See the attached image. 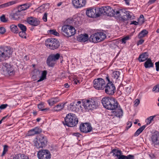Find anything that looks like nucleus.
<instances>
[{"mask_svg": "<svg viewBox=\"0 0 159 159\" xmlns=\"http://www.w3.org/2000/svg\"><path fill=\"white\" fill-rule=\"evenodd\" d=\"M16 3V1H11L0 5V9L3 8L13 5Z\"/></svg>", "mask_w": 159, "mask_h": 159, "instance_id": "obj_31", "label": "nucleus"}, {"mask_svg": "<svg viewBox=\"0 0 159 159\" xmlns=\"http://www.w3.org/2000/svg\"><path fill=\"white\" fill-rule=\"evenodd\" d=\"M65 103H59L54 107L52 109L53 111H59L63 109L64 107Z\"/></svg>", "mask_w": 159, "mask_h": 159, "instance_id": "obj_28", "label": "nucleus"}, {"mask_svg": "<svg viewBox=\"0 0 159 159\" xmlns=\"http://www.w3.org/2000/svg\"><path fill=\"white\" fill-rule=\"evenodd\" d=\"M124 1H125L126 4H127V5H129V0H124Z\"/></svg>", "mask_w": 159, "mask_h": 159, "instance_id": "obj_63", "label": "nucleus"}, {"mask_svg": "<svg viewBox=\"0 0 159 159\" xmlns=\"http://www.w3.org/2000/svg\"><path fill=\"white\" fill-rule=\"evenodd\" d=\"M112 150V152L118 158L117 159H129V155L127 156L122 155V153L120 150Z\"/></svg>", "mask_w": 159, "mask_h": 159, "instance_id": "obj_20", "label": "nucleus"}, {"mask_svg": "<svg viewBox=\"0 0 159 159\" xmlns=\"http://www.w3.org/2000/svg\"><path fill=\"white\" fill-rule=\"evenodd\" d=\"M19 35L22 38L26 39V34L25 31H21L19 33Z\"/></svg>", "mask_w": 159, "mask_h": 159, "instance_id": "obj_43", "label": "nucleus"}, {"mask_svg": "<svg viewBox=\"0 0 159 159\" xmlns=\"http://www.w3.org/2000/svg\"><path fill=\"white\" fill-rule=\"evenodd\" d=\"M47 14L46 13H45L43 18V20L45 22H46L47 21Z\"/></svg>", "mask_w": 159, "mask_h": 159, "instance_id": "obj_53", "label": "nucleus"}, {"mask_svg": "<svg viewBox=\"0 0 159 159\" xmlns=\"http://www.w3.org/2000/svg\"><path fill=\"white\" fill-rule=\"evenodd\" d=\"M140 24H142L144 22V16L141 15L138 20Z\"/></svg>", "mask_w": 159, "mask_h": 159, "instance_id": "obj_42", "label": "nucleus"}, {"mask_svg": "<svg viewBox=\"0 0 159 159\" xmlns=\"http://www.w3.org/2000/svg\"><path fill=\"white\" fill-rule=\"evenodd\" d=\"M102 103L106 108L113 110L117 107L118 102L112 97H104L102 100Z\"/></svg>", "mask_w": 159, "mask_h": 159, "instance_id": "obj_1", "label": "nucleus"}, {"mask_svg": "<svg viewBox=\"0 0 159 159\" xmlns=\"http://www.w3.org/2000/svg\"><path fill=\"white\" fill-rule=\"evenodd\" d=\"M18 26L22 31H26L27 29L26 27L23 24H19L18 25Z\"/></svg>", "mask_w": 159, "mask_h": 159, "instance_id": "obj_40", "label": "nucleus"}, {"mask_svg": "<svg viewBox=\"0 0 159 159\" xmlns=\"http://www.w3.org/2000/svg\"><path fill=\"white\" fill-rule=\"evenodd\" d=\"M10 29L11 31L15 33H18V28L17 26L12 25L10 26Z\"/></svg>", "mask_w": 159, "mask_h": 159, "instance_id": "obj_36", "label": "nucleus"}, {"mask_svg": "<svg viewBox=\"0 0 159 159\" xmlns=\"http://www.w3.org/2000/svg\"><path fill=\"white\" fill-rule=\"evenodd\" d=\"M146 127V125H144L139 128L138 129V131L141 133L143 130L145 129Z\"/></svg>", "mask_w": 159, "mask_h": 159, "instance_id": "obj_48", "label": "nucleus"}, {"mask_svg": "<svg viewBox=\"0 0 159 159\" xmlns=\"http://www.w3.org/2000/svg\"><path fill=\"white\" fill-rule=\"evenodd\" d=\"M82 105L85 109L88 110H93L98 107L97 102L94 99L89 98L82 102Z\"/></svg>", "mask_w": 159, "mask_h": 159, "instance_id": "obj_4", "label": "nucleus"}, {"mask_svg": "<svg viewBox=\"0 0 159 159\" xmlns=\"http://www.w3.org/2000/svg\"><path fill=\"white\" fill-rule=\"evenodd\" d=\"M54 61H56V60H58L60 57V54L59 53H57L55 55L52 54L49 56Z\"/></svg>", "mask_w": 159, "mask_h": 159, "instance_id": "obj_37", "label": "nucleus"}, {"mask_svg": "<svg viewBox=\"0 0 159 159\" xmlns=\"http://www.w3.org/2000/svg\"><path fill=\"white\" fill-rule=\"evenodd\" d=\"M86 0H72V4L74 7L78 8L84 7L86 3Z\"/></svg>", "mask_w": 159, "mask_h": 159, "instance_id": "obj_18", "label": "nucleus"}, {"mask_svg": "<svg viewBox=\"0 0 159 159\" xmlns=\"http://www.w3.org/2000/svg\"><path fill=\"white\" fill-rule=\"evenodd\" d=\"M0 71L4 75H11L14 73V69L12 66L5 62L0 63Z\"/></svg>", "mask_w": 159, "mask_h": 159, "instance_id": "obj_3", "label": "nucleus"}, {"mask_svg": "<svg viewBox=\"0 0 159 159\" xmlns=\"http://www.w3.org/2000/svg\"><path fill=\"white\" fill-rule=\"evenodd\" d=\"M152 91L155 92H159V84H157L153 87L152 89Z\"/></svg>", "mask_w": 159, "mask_h": 159, "instance_id": "obj_47", "label": "nucleus"}, {"mask_svg": "<svg viewBox=\"0 0 159 159\" xmlns=\"http://www.w3.org/2000/svg\"><path fill=\"white\" fill-rule=\"evenodd\" d=\"M31 4L30 3H25L22 5H20L22 7H28V8L31 6Z\"/></svg>", "mask_w": 159, "mask_h": 159, "instance_id": "obj_52", "label": "nucleus"}, {"mask_svg": "<svg viewBox=\"0 0 159 159\" xmlns=\"http://www.w3.org/2000/svg\"><path fill=\"white\" fill-rule=\"evenodd\" d=\"M48 5V3L43 4L37 8V11L40 13L43 12L46 9V8H45L46 6Z\"/></svg>", "mask_w": 159, "mask_h": 159, "instance_id": "obj_35", "label": "nucleus"}, {"mask_svg": "<svg viewBox=\"0 0 159 159\" xmlns=\"http://www.w3.org/2000/svg\"><path fill=\"white\" fill-rule=\"evenodd\" d=\"M27 21L29 24L35 26L39 25L40 23V21L38 19L33 17H28Z\"/></svg>", "mask_w": 159, "mask_h": 159, "instance_id": "obj_21", "label": "nucleus"}, {"mask_svg": "<svg viewBox=\"0 0 159 159\" xmlns=\"http://www.w3.org/2000/svg\"><path fill=\"white\" fill-rule=\"evenodd\" d=\"M148 33V31L145 30H143L141 31L139 34L138 36V38L139 39L142 38H143L145 37Z\"/></svg>", "mask_w": 159, "mask_h": 159, "instance_id": "obj_33", "label": "nucleus"}, {"mask_svg": "<svg viewBox=\"0 0 159 159\" xmlns=\"http://www.w3.org/2000/svg\"><path fill=\"white\" fill-rule=\"evenodd\" d=\"M42 131V130L39 127H36L29 130L28 132L27 135L28 136H33L36 134H40Z\"/></svg>", "mask_w": 159, "mask_h": 159, "instance_id": "obj_22", "label": "nucleus"}, {"mask_svg": "<svg viewBox=\"0 0 159 159\" xmlns=\"http://www.w3.org/2000/svg\"><path fill=\"white\" fill-rule=\"evenodd\" d=\"M81 102L80 101H78L77 102L76 105V106H79L80 107L81 105H80V104H81Z\"/></svg>", "mask_w": 159, "mask_h": 159, "instance_id": "obj_61", "label": "nucleus"}, {"mask_svg": "<svg viewBox=\"0 0 159 159\" xmlns=\"http://www.w3.org/2000/svg\"><path fill=\"white\" fill-rule=\"evenodd\" d=\"M20 14L21 13H20L19 12L16 11L15 12L11 14L10 16L12 18L16 20L20 17Z\"/></svg>", "mask_w": 159, "mask_h": 159, "instance_id": "obj_34", "label": "nucleus"}, {"mask_svg": "<svg viewBox=\"0 0 159 159\" xmlns=\"http://www.w3.org/2000/svg\"><path fill=\"white\" fill-rule=\"evenodd\" d=\"M100 9L99 8H89L86 12V15L90 17L96 18L100 16Z\"/></svg>", "mask_w": 159, "mask_h": 159, "instance_id": "obj_13", "label": "nucleus"}, {"mask_svg": "<svg viewBox=\"0 0 159 159\" xmlns=\"http://www.w3.org/2000/svg\"><path fill=\"white\" fill-rule=\"evenodd\" d=\"M135 18V16L133 15H131L130 12V20H133Z\"/></svg>", "mask_w": 159, "mask_h": 159, "instance_id": "obj_59", "label": "nucleus"}, {"mask_svg": "<svg viewBox=\"0 0 159 159\" xmlns=\"http://www.w3.org/2000/svg\"><path fill=\"white\" fill-rule=\"evenodd\" d=\"M108 82L105 85V92L108 95H113L116 92V88L114 85L110 80L108 77H106Z\"/></svg>", "mask_w": 159, "mask_h": 159, "instance_id": "obj_12", "label": "nucleus"}, {"mask_svg": "<svg viewBox=\"0 0 159 159\" xmlns=\"http://www.w3.org/2000/svg\"><path fill=\"white\" fill-rule=\"evenodd\" d=\"M43 104L42 103L39 104L38 105V108L40 110L43 111L47 110H49V108H43Z\"/></svg>", "mask_w": 159, "mask_h": 159, "instance_id": "obj_45", "label": "nucleus"}, {"mask_svg": "<svg viewBox=\"0 0 159 159\" xmlns=\"http://www.w3.org/2000/svg\"><path fill=\"white\" fill-rule=\"evenodd\" d=\"M106 38V34L103 32H98L91 35L89 39L90 42L96 43L104 40Z\"/></svg>", "mask_w": 159, "mask_h": 159, "instance_id": "obj_5", "label": "nucleus"}, {"mask_svg": "<svg viewBox=\"0 0 159 159\" xmlns=\"http://www.w3.org/2000/svg\"><path fill=\"white\" fill-rule=\"evenodd\" d=\"M64 86L66 88H67L69 87V85L68 84L66 83V84H65Z\"/></svg>", "mask_w": 159, "mask_h": 159, "instance_id": "obj_62", "label": "nucleus"}, {"mask_svg": "<svg viewBox=\"0 0 159 159\" xmlns=\"http://www.w3.org/2000/svg\"><path fill=\"white\" fill-rule=\"evenodd\" d=\"M12 52L10 47H0V61L6 57L9 58Z\"/></svg>", "mask_w": 159, "mask_h": 159, "instance_id": "obj_10", "label": "nucleus"}, {"mask_svg": "<svg viewBox=\"0 0 159 159\" xmlns=\"http://www.w3.org/2000/svg\"><path fill=\"white\" fill-rule=\"evenodd\" d=\"M34 146L37 148H43L46 146L47 143L46 137L43 135H39L35 138Z\"/></svg>", "mask_w": 159, "mask_h": 159, "instance_id": "obj_6", "label": "nucleus"}, {"mask_svg": "<svg viewBox=\"0 0 159 159\" xmlns=\"http://www.w3.org/2000/svg\"><path fill=\"white\" fill-rule=\"evenodd\" d=\"M130 159H134V156L130 155Z\"/></svg>", "mask_w": 159, "mask_h": 159, "instance_id": "obj_64", "label": "nucleus"}, {"mask_svg": "<svg viewBox=\"0 0 159 159\" xmlns=\"http://www.w3.org/2000/svg\"><path fill=\"white\" fill-rule=\"evenodd\" d=\"M60 101V99L58 97L53 98L48 100V103L50 106H52L53 104L56 103Z\"/></svg>", "mask_w": 159, "mask_h": 159, "instance_id": "obj_26", "label": "nucleus"}, {"mask_svg": "<svg viewBox=\"0 0 159 159\" xmlns=\"http://www.w3.org/2000/svg\"><path fill=\"white\" fill-rule=\"evenodd\" d=\"M106 83L104 80L101 78H98L95 79L93 82V86L97 89L102 90L105 87Z\"/></svg>", "mask_w": 159, "mask_h": 159, "instance_id": "obj_14", "label": "nucleus"}, {"mask_svg": "<svg viewBox=\"0 0 159 159\" xmlns=\"http://www.w3.org/2000/svg\"><path fill=\"white\" fill-rule=\"evenodd\" d=\"M8 150H3V151L2 152L1 156L2 157H3L5 155V154L6 153V152H7Z\"/></svg>", "mask_w": 159, "mask_h": 159, "instance_id": "obj_57", "label": "nucleus"}, {"mask_svg": "<svg viewBox=\"0 0 159 159\" xmlns=\"http://www.w3.org/2000/svg\"><path fill=\"white\" fill-rule=\"evenodd\" d=\"M0 19L1 21L3 22H6L7 21V20L6 19L5 16L4 15H2L0 17Z\"/></svg>", "mask_w": 159, "mask_h": 159, "instance_id": "obj_46", "label": "nucleus"}, {"mask_svg": "<svg viewBox=\"0 0 159 159\" xmlns=\"http://www.w3.org/2000/svg\"><path fill=\"white\" fill-rule=\"evenodd\" d=\"M89 37L88 34H81L79 35L77 38L78 41L81 42H85L89 39Z\"/></svg>", "mask_w": 159, "mask_h": 159, "instance_id": "obj_24", "label": "nucleus"}, {"mask_svg": "<svg viewBox=\"0 0 159 159\" xmlns=\"http://www.w3.org/2000/svg\"><path fill=\"white\" fill-rule=\"evenodd\" d=\"M48 33L51 34H53L56 36H59V34L55 30H51L48 31Z\"/></svg>", "mask_w": 159, "mask_h": 159, "instance_id": "obj_38", "label": "nucleus"}, {"mask_svg": "<svg viewBox=\"0 0 159 159\" xmlns=\"http://www.w3.org/2000/svg\"><path fill=\"white\" fill-rule=\"evenodd\" d=\"M39 159H50L51 154L48 150H40L37 153Z\"/></svg>", "mask_w": 159, "mask_h": 159, "instance_id": "obj_15", "label": "nucleus"}, {"mask_svg": "<svg viewBox=\"0 0 159 159\" xmlns=\"http://www.w3.org/2000/svg\"><path fill=\"white\" fill-rule=\"evenodd\" d=\"M13 159H29L27 156L24 154H18L15 155Z\"/></svg>", "mask_w": 159, "mask_h": 159, "instance_id": "obj_29", "label": "nucleus"}, {"mask_svg": "<svg viewBox=\"0 0 159 159\" xmlns=\"http://www.w3.org/2000/svg\"><path fill=\"white\" fill-rule=\"evenodd\" d=\"M156 70L157 71H158L159 70V61L158 62H156L155 63Z\"/></svg>", "mask_w": 159, "mask_h": 159, "instance_id": "obj_54", "label": "nucleus"}, {"mask_svg": "<svg viewBox=\"0 0 159 159\" xmlns=\"http://www.w3.org/2000/svg\"><path fill=\"white\" fill-rule=\"evenodd\" d=\"M101 16L102 15H107V16H115L116 11L112 9L111 7L107 6L105 7H102L100 8Z\"/></svg>", "mask_w": 159, "mask_h": 159, "instance_id": "obj_11", "label": "nucleus"}, {"mask_svg": "<svg viewBox=\"0 0 159 159\" xmlns=\"http://www.w3.org/2000/svg\"><path fill=\"white\" fill-rule=\"evenodd\" d=\"M155 117V116H150L148 117L146 121L147 125L151 123V121L153 120V118Z\"/></svg>", "mask_w": 159, "mask_h": 159, "instance_id": "obj_41", "label": "nucleus"}, {"mask_svg": "<svg viewBox=\"0 0 159 159\" xmlns=\"http://www.w3.org/2000/svg\"><path fill=\"white\" fill-rule=\"evenodd\" d=\"M140 134V133L137 130L136 131L134 135L135 136H138Z\"/></svg>", "mask_w": 159, "mask_h": 159, "instance_id": "obj_58", "label": "nucleus"}, {"mask_svg": "<svg viewBox=\"0 0 159 159\" xmlns=\"http://www.w3.org/2000/svg\"><path fill=\"white\" fill-rule=\"evenodd\" d=\"M152 142L156 144H159V134H153L152 137Z\"/></svg>", "mask_w": 159, "mask_h": 159, "instance_id": "obj_27", "label": "nucleus"}, {"mask_svg": "<svg viewBox=\"0 0 159 159\" xmlns=\"http://www.w3.org/2000/svg\"><path fill=\"white\" fill-rule=\"evenodd\" d=\"M47 63L48 65L50 67H53L56 64L55 61L51 59L49 56L48 57L47 60Z\"/></svg>", "mask_w": 159, "mask_h": 159, "instance_id": "obj_30", "label": "nucleus"}, {"mask_svg": "<svg viewBox=\"0 0 159 159\" xmlns=\"http://www.w3.org/2000/svg\"><path fill=\"white\" fill-rule=\"evenodd\" d=\"M144 40L142 38L140 39V40L138 41L137 43V45L139 46L140 45L142 44L144 42Z\"/></svg>", "mask_w": 159, "mask_h": 159, "instance_id": "obj_50", "label": "nucleus"}, {"mask_svg": "<svg viewBox=\"0 0 159 159\" xmlns=\"http://www.w3.org/2000/svg\"><path fill=\"white\" fill-rule=\"evenodd\" d=\"M80 131L85 133L90 132L92 129L90 124L89 123H81L80 127Z\"/></svg>", "mask_w": 159, "mask_h": 159, "instance_id": "obj_16", "label": "nucleus"}, {"mask_svg": "<svg viewBox=\"0 0 159 159\" xmlns=\"http://www.w3.org/2000/svg\"><path fill=\"white\" fill-rule=\"evenodd\" d=\"M45 44L47 48L52 50L57 49L60 46L58 40L52 38L47 39L45 41Z\"/></svg>", "mask_w": 159, "mask_h": 159, "instance_id": "obj_8", "label": "nucleus"}, {"mask_svg": "<svg viewBox=\"0 0 159 159\" xmlns=\"http://www.w3.org/2000/svg\"><path fill=\"white\" fill-rule=\"evenodd\" d=\"M138 22H137L136 21H132L130 22V25H132L134 24L135 25H138Z\"/></svg>", "mask_w": 159, "mask_h": 159, "instance_id": "obj_56", "label": "nucleus"}, {"mask_svg": "<svg viewBox=\"0 0 159 159\" xmlns=\"http://www.w3.org/2000/svg\"><path fill=\"white\" fill-rule=\"evenodd\" d=\"M129 39V35H127L120 40V42H121V43L125 44Z\"/></svg>", "mask_w": 159, "mask_h": 159, "instance_id": "obj_39", "label": "nucleus"}, {"mask_svg": "<svg viewBox=\"0 0 159 159\" xmlns=\"http://www.w3.org/2000/svg\"><path fill=\"white\" fill-rule=\"evenodd\" d=\"M112 77L116 80H121L123 79V75L119 71L113 72L112 73Z\"/></svg>", "mask_w": 159, "mask_h": 159, "instance_id": "obj_23", "label": "nucleus"}, {"mask_svg": "<svg viewBox=\"0 0 159 159\" xmlns=\"http://www.w3.org/2000/svg\"><path fill=\"white\" fill-rule=\"evenodd\" d=\"M148 57V52H144L140 55L139 57V60L140 62H143L146 60Z\"/></svg>", "mask_w": 159, "mask_h": 159, "instance_id": "obj_25", "label": "nucleus"}, {"mask_svg": "<svg viewBox=\"0 0 159 159\" xmlns=\"http://www.w3.org/2000/svg\"><path fill=\"white\" fill-rule=\"evenodd\" d=\"M134 102V106L135 107H137L140 103V100L138 99H137L135 100Z\"/></svg>", "mask_w": 159, "mask_h": 159, "instance_id": "obj_49", "label": "nucleus"}, {"mask_svg": "<svg viewBox=\"0 0 159 159\" xmlns=\"http://www.w3.org/2000/svg\"><path fill=\"white\" fill-rule=\"evenodd\" d=\"M34 72L36 76H39L40 75V74L41 75L40 79L37 81L38 82L42 81L44 79H46V75L47 73L46 70H45L43 71H41L39 70H34Z\"/></svg>", "mask_w": 159, "mask_h": 159, "instance_id": "obj_17", "label": "nucleus"}, {"mask_svg": "<svg viewBox=\"0 0 159 159\" xmlns=\"http://www.w3.org/2000/svg\"><path fill=\"white\" fill-rule=\"evenodd\" d=\"M78 121V119L75 114L70 113L66 115L65 118V123H63L64 125L73 127L77 125Z\"/></svg>", "mask_w": 159, "mask_h": 159, "instance_id": "obj_2", "label": "nucleus"}, {"mask_svg": "<svg viewBox=\"0 0 159 159\" xmlns=\"http://www.w3.org/2000/svg\"><path fill=\"white\" fill-rule=\"evenodd\" d=\"M61 30L62 34L68 37L74 35L76 32L73 27L68 25H63L62 27Z\"/></svg>", "mask_w": 159, "mask_h": 159, "instance_id": "obj_9", "label": "nucleus"}, {"mask_svg": "<svg viewBox=\"0 0 159 159\" xmlns=\"http://www.w3.org/2000/svg\"><path fill=\"white\" fill-rule=\"evenodd\" d=\"M7 106V104H2L0 106V109H3L5 108Z\"/></svg>", "mask_w": 159, "mask_h": 159, "instance_id": "obj_55", "label": "nucleus"}, {"mask_svg": "<svg viewBox=\"0 0 159 159\" xmlns=\"http://www.w3.org/2000/svg\"><path fill=\"white\" fill-rule=\"evenodd\" d=\"M144 66L146 68H150L153 66V63L150 59H148L144 63Z\"/></svg>", "mask_w": 159, "mask_h": 159, "instance_id": "obj_32", "label": "nucleus"}, {"mask_svg": "<svg viewBox=\"0 0 159 159\" xmlns=\"http://www.w3.org/2000/svg\"><path fill=\"white\" fill-rule=\"evenodd\" d=\"M6 32V29L3 27H0V33L3 34Z\"/></svg>", "mask_w": 159, "mask_h": 159, "instance_id": "obj_51", "label": "nucleus"}, {"mask_svg": "<svg viewBox=\"0 0 159 159\" xmlns=\"http://www.w3.org/2000/svg\"><path fill=\"white\" fill-rule=\"evenodd\" d=\"M115 17L119 19H122L124 20H128L129 16V11L128 8H124L116 10L115 12Z\"/></svg>", "mask_w": 159, "mask_h": 159, "instance_id": "obj_7", "label": "nucleus"}, {"mask_svg": "<svg viewBox=\"0 0 159 159\" xmlns=\"http://www.w3.org/2000/svg\"><path fill=\"white\" fill-rule=\"evenodd\" d=\"M73 134L74 136H76L77 137H79L80 135V134L77 133H74Z\"/></svg>", "mask_w": 159, "mask_h": 159, "instance_id": "obj_60", "label": "nucleus"}, {"mask_svg": "<svg viewBox=\"0 0 159 159\" xmlns=\"http://www.w3.org/2000/svg\"><path fill=\"white\" fill-rule=\"evenodd\" d=\"M28 8V7H22L20 5L18 6V8L17 10V11L18 12H19L20 13H21L20 12L22 11H24L25 10L27 9Z\"/></svg>", "mask_w": 159, "mask_h": 159, "instance_id": "obj_44", "label": "nucleus"}, {"mask_svg": "<svg viewBox=\"0 0 159 159\" xmlns=\"http://www.w3.org/2000/svg\"><path fill=\"white\" fill-rule=\"evenodd\" d=\"M113 110L114 111L112 112V115L114 116L119 118L122 116L123 114V111L120 106L119 105L118 102L117 103V107L113 109Z\"/></svg>", "mask_w": 159, "mask_h": 159, "instance_id": "obj_19", "label": "nucleus"}]
</instances>
